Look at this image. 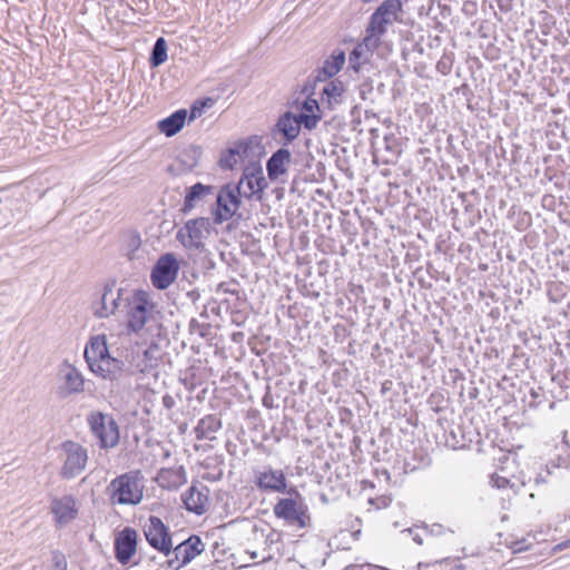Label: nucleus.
Wrapping results in <instances>:
<instances>
[{
    "label": "nucleus",
    "mask_w": 570,
    "mask_h": 570,
    "mask_svg": "<svg viewBox=\"0 0 570 570\" xmlns=\"http://www.w3.org/2000/svg\"><path fill=\"white\" fill-rule=\"evenodd\" d=\"M179 264L173 253L161 255L151 269V284L157 289L168 288L177 278Z\"/></svg>",
    "instance_id": "0eeeda50"
},
{
    "label": "nucleus",
    "mask_w": 570,
    "mask_h": 570,
    "mask_svg": "<svg viewBox=\"0 0 570 570\" xmlns=\"http://www.w3.org/2000/svg\"><path fill=\"white\" fill-rule=\"evenodd\" d=\"M224 198L227 200V203L232 206V208H235V212L240 206V197H243L242 191H238V187L225 185L219 190Z\"/></svg>",
    "instance_id": "473e14b6"
},
{
    "label": "nucleus",
    "mask_w": 570,
    "mask_h": 570,
    "mask_svg": "<svg viewBox=\"0 0 570 570\" xmlns=\"http://www.w3.org/2000/svg\"><path fill=\"white\" fill-rule=\"evenodd\" d=\"M50 513L57 527L62 528L69 524L78 517L77 499L72 494L63 497H53L50 500Z\"/></svg>",
    "instance_id": "9b49d317"
},
{
    "label": "nucleus",
    "mask_w": 570,
    "mask_h": 570,
    "mask_svg": "<svg viewBox=\"0 0 570 570\" xmlns=\"http://www.w3.org/2000/svg\"><path fill=\"white\" fill-rule=\"evenodd\" d=\"M213 189V186L204 185L202 183H196L193 186L186 188L181 212L184 214L189 213L199 204L200 200L204 199L205 196L209 195Z\"/></svg>",
    "instance_id": "bb28decb"
},
{
    "label": "nucleus",
    "mask_w": 570,
    "mask_h": 570,
    "mask_svg": "<svg viewBox=\"0 0 570 570\" xmlns=\"http://www.w3.org/2000/svg\"><path fill=\"white\" fill-rule=\"evenodd\" d=\"M160 312L151 301L148 292L136 289L127 303L126 330L128 334L149 332L153 325H158Z\"/></svg>",
    "instance_id": "f257e3e1"
},
{
    "label": "nucleus",
    "mask_w": 570,
    "mask_h": 570,
    "mask_svg": "<svg viewBox=\"0 0 570 570\" xmlns=\"http://www.w3.org/2000/svg\"><path fill=\"white\" fill-rule=\"evenodd\" d=\"M87 422L100 449H111L119 443V425L112 415L99 411L91 412L87 416Z\"/></svg>",
    "instance_id": "7ed1b4c3"
},
{
    "label": "nucleus",
    "mask_w": 570,
    "mask_h": 570,
    "mask_svg": "<svg viewBox=\"0 0 570 570\" xmlns=\"http://www.w3.org/2000/svg\"><path fill=\"white\" fill-rule=\"evenodd\" d=\"M217 210L214 213V222L216 224H222L225 220H228L234 216L235 208L227 203L220 191H218L216 197Z\"/></svg>",
    "instance_id": "2f4dec72"
},
{
    "label": "nucleus",
    "mask_w": 570,
    "mask_h": 570,
    "mask_svg": "<svg viewBox=\"0 0 570 570\" xmlns=\"http://www.w3.org/2000/svg\"><path fill=\"white\" fill-rule=\"evenodd\" d=\"M222 420L217 414H208L202 417L194 428L195 438L202 440H215V433L222 429Z\"/></svg>",
    "instance_id": "393cba45"
},
{
    "label": "nucleus",
    "mask_w": 570,
    "mask_h": 570,
    "mask_svg": "<svg viewBox=\"0 0 570 570\" xmlns=\"http://www.w3.org/2000/svg\"><path fill=\"white\" fill-rule=\"evenodd\" d=\"M138 533L131 527H125L115 538V557L120 564H127L137 551Z\"/></svg>",
    "instance_id": "ddd939ff"
},
{
    "label": "nucleus",
    "mask_w": 570,
    "mask_h": 570,
    "mask_svg": "<svg viewBox=\"0 0 570 570\" xmlns=\"http://www.w3.org/2000/svg\"><path fill=\"white\" fill-rule=\"evenodd\" d=\"M400 10L399 0H384L370 17L366 28L382 36L385 35L387 27L396 20Z\"/></svg>",
    "instance_id": "1a4fd4ad"
},
{
    "label": "nucleus",
    "mask_w": 570,
    "mask_h": 570,
    "mask_svg": "<svg viewBox=\"0 0 570 570\" xmlns=\"http://www.w3.org/2000/svg\"><path fill=\"white\" fill-rule=\"evenodd\" d=\"M202 155H203L202 147L196 146V145H190L180 151V154L178 156V160L180 161V164L184 166L185 169L191 170L198 165V163L202 158Z\"/></svg>",
    "instance_id": "c85d7f7f"
},
{
    "label": "nucleus",
    "mask_w": 570,
    "mask_h": 570,
    "mask_svg": "<svg viewBox=\"0 0 570 570\" xmlns=\"http://www.w3.org/2000/svg\"><path fill=\"white\" fill-rule=\"evenodd\" d=\"M62 383L57 389L60 399H67L85 390V380L81 373L71 364H63L60 368Z\"/></svg>",
    "instance_id": "4468645a"
},
{
    "label": "nucleus",
    "mask_w": 570,
    "mask_h": 570,
    "mask_svg": "<svg viewBox=\"0 0 570 570\" xmlns=\"http://www.w3.org/2000/svg\"><path fill=\"white\" fill-rule=\"evenodd\" d=\"M63 448L67 453V458L62 465L60 475L63 479L70 480L79 475L86 468L88 460L87 450L80 444L75 442H66Z\"/></svg>",
    "instance_id": "9d476101"
},
{
    "label": "nucleus",
    "mask_w": 570,
    "mask_h": 570,
    "mask_svg": "<svg viewBox=\"0 0 570 570\" xmlns=\"http://www.w3.org/2000/svg\"><path fill=\"white\" fill-rule=\"evenodd\" d=\"M51 557L52 570H67V559L60 550H53Z\"/></svg>",
    "instance_id": "4c0bfd02"
},
{
    "label": "nucleus",
    "mask_w": 570,
    "mask_h": 570,
    "mask_svg": "<svg viewBox=\"0 0 570 570\" xmlns=\"http://www.w3.org/2000/svg\"><path fill=\"white\" fill-rule=\"evenodd\" d=\"M429 464H430V460L429 459L423 461V465H429Z\"/></svg>",
    "instance_id": "4d7b16f0"
},
{
    "label": "nucleus",
    "mask_w": 570,
    "mask_h": 570,
    "mask_svg": "<svg viewBox=\"0 0 570 570\" xmlns=\"http://www.w3.org/2000/svg\"><path fill=\"white\" fill-rule=\"evenodd\" d=\"M381 37L382 35L376 33L375 31H372L371 29L366 28L365 37L357 45L362 46L365 51L373 56L374 50H376L381 43Z\"/></svg>",
    "instance_id": "72a5a7b5"
},
{
    "label": "nucleus",
    "mask_w": 570,
    "mask_h": 570,
    "mask_svg": "<svg viewBox=\"0 0 570 570\" xmlns=\"http://www.w3.org/2000/svg\"><path fill=\"white\" fill-rule=\"evenodd\" d=\"M145 478L140 470L128 471L112 479L107 487L111 504L138 505L144 498Z\"/></svg>",
    "instance_id": "f03ea898"
},
{
    "label": "nucleus",
    "mask_w": 570,
    "mask_h": 570,
    "mask_svg": "<svg viewBox=\"0 0 570 570\" xmlns=\"http://www.w3.org/2000/svg\"><path fill=\"white\" fill-rule=\"evenodd\" d=\"M238 151H235L233 147H228L220 154L219 167L225 170H232L240 161L237 157Z\"/></svg>",
    "instance_id": "f704fd0d"
},
{
    "label": "nucleus",
    "mask_w": 570,
    "mask_h": 570,
    "mask_svg": "<svg viewBox=\"0 0 570 570\" xmlns=\"http://www.w3.org/2000/svg\"><path fill=\"white\" fill-rule=\"evenodd\" d=\"M254 138L255 137L247 140H238L232 146L235 151H238L236 155L240 161L249 157Z\"/></svg>",
    "instance_id": "c9c22d12"
},
{
    "label": "nucleus",
    "mask_w": 570,
    "mask_h": 570,
    "mask_svg": "<svg viewBox=\"0 0 570 570\" xmlns=\"http://www.w3.org/2000/svg\"><path fill=\"white\" fill-rule=\"evenodd\" d=\"M344 91L345 89L342 81L337 79L328 81L322 90L323 104L326 102L330 108L342 104Z\"/></svg>",
    "instance_id": "cd10ccee"
},
{
    "label": "nucleus",
    "mask_w": 570,
    "mask_h": 570,
    "mask_svg": "<svg viewBox=\"0 0 570 570\" xmlns=\"http://www.w3.org/2000/svg\"><path fill=\"white\" fill-rule=\"evenodd\" d=\"M392 382L386 380L382 383L381 392L382 394H385L391 389Z\"/></svg>",
    "instance_id": "09e8293b"
},
{
    "label": "nucleus",
    "mask_w": 570,
    "mask_h": 570,
    "mask_svg": "<svg viewBox=\"0 0 570 570\" xmlns=\"http://www.w3.org/2000/svg\"><path fill=\"white\" fill-rule=\"evenodd\" d=\"M374 502H375V500H374V499H370V500H368V503H370V504H374Z\"/></svg>",
    "instance_id": "13d9d810"
},
{
    "label": "nucleus",
    "mask_w": 570,
    "mask_h": 570,
    "mask_svg": "<svg viewBox=\"0 0 570 570\" xmlns=\"http://www.w3.org/2000/svg\"><path fill=\"white\" fill-rule=\"evenodd\" d=\"M109 355L105 335H97L90 338L85 348V360L90 370L96 367L104 358Z\"/></svg>",
    "instance_id": "412c9836"
},
{
    "label": "nucleus",
    "mask_w": 570,
    "mask_h": 570,
    "mask_svg": "<svg viewBox=\"0 0 570 570\" xmlns=\"http://www.w3.org/2000/svg\"><path fill=\"white\" fill-rule=\"evenodd\" d=\"M163 405L164 407H166L167 410H171L174 406H175V400L174 397L170 395V394H165L163 396Z\"/></svg>",
    "instance_id": "a18cd8bd"
},
{
    "label": "nucleus",
    "mask_w": 570,
    "mask_h": 570,
    "mask_svg": "<svg viewBox=\"0 0 570 570\" xmlns=\"http://www.w3.org/2000/svg\"><path fill=\"white\" fill-rule=\"evenodd\" d=\"M301 122H303V127L307 130H312L316 128L318 121L322 119V111L320 104L316 99L307 97L302 106L301 114L297 115Z\"/></svg>",
    "instance_id": "b1692460"
},
{
    "label": "nucleus",
    "mask_w": 570,
    "mask_h": 570,
    "mask_svg": "<svg viewBox=\"0 0 570 570\" xmlns=\"http://www.w3.org/2000/svg\"><path fill=\"white\" fill-rule=\"evenodd\" d=\"M151 352V348H147L144 351L142 364H137V368L139 372L145 373L156 365V358L153 357Z\"/></svg>",
    "instance_id": "e433bc0d"
},
{
    "label": "nucleus",
    "mask_w": 570,
    "mask_h": 570,
    "mask_svg": "<svg viewBox=\"0 0 570 570\" xmlns=\"http://www.w3.org/2000/svg\"><path fill=\"white\" fill-rule=\"evenodd\" d=\"M302 126L303 122H301L297 115L292 111H285L278 117L272 128V135L274 138L279 137V142L287 146L297 138Z\"/></svg>",
    "instance_id": "f8f14e48"
},
{
    "label": "nucleus",
    "mask_w": 570,
    "mask_h": 570,
    "mask_svg": "<svg viewBox=\"0 0 570 570\" xmlns=\"http://www.w3.org/2000/svg\"><path fill=\"white\" fill-rule=\"evenodd\" d=\"M438 70L443 75H446L451 70V60L446 61L444 58L438 62Z\"/></svg>",
    "instance_id": "c03bdc74"
},
{
    "label": "nucleus",
    "mask_w": 570,
    "mask_h": 570,
    "mask_svg": "<svg viewBox=\"0 0 570 570\" xmlns=\"http://www.w3.org/2000/svg\"><path fill=\"white\" fill-rule=\"evenodd\" d=\"M91 371L102 379L111 382L121 380L128 372L125 362L110 356V354Z\"/></svg>",
    "instance_id": "f3484780"
},
{
    "label": "nucleus",
    "mask_w": 570,
    "mask_h": 570,
    "mask_svg": "<svg viewBox=\"0 0 570 570\" xmlns=\"http://www.w3.org/2000/svg\"><path fill=\"white\" fill-rule=\"evenodd\" d=\"M207 101H210V99L197 100L193 104L189 111V121H193L194 119L202 116L203 109L207 105Z\"/></svg>",
    "instance_id": "ea45409f"
},
{
    "label": "nucleus",
    "mask_w": 570,
    "mask_h": 570,
    "mask_svg": "<svg viewBox=\"0 0 570 570\" xmlns=\"http://www.w3.org/2000/svg\"><path fill=\"white\" fill-rule=\"evenodd\" d=\"M181 501L187 511L202 515L209 505V489L203 483L193 484L181 494Z\"/></svg>",
    "instance_id": "2eb2a0df"
},
{
    "label": "nucleus",
    "mask_w": 570,
    "mask_h": 570,
    "mask_svg": "<svg viewBox=\"0 0 570 570\" xmlns=\"http://www.w3.org/2000/svg\"><path fill=\"white\" fill-rule=\"evenodd\" d=\"M181 381H183V383L185 384V386H186L188 390H193V389H194V385H193V384H190V386H188V385H187V379H184V380H181Z\"/></svg>",
    "instance_id": "5fc2aeb1"
},
{
    "label": "nucleus",
    "mask_w": 570,
    "mask_h": 570,
    "mask_svg": "<svg viewBox=\"0 0 570 570\" xmlns=\"http://www.w3.org/2000/svg\"><path fill=\"white\" fill-rule=\"evenodd\" d=\"M198 326H199V323H198L195 318H193V320L190 321V323H189V327H190V330H195V328H196V327H198Z\"/></svg>",
    "instance_id": "603ef678"
},
{
    "label": "nucleus",
    "mask_w": 570,
    "mask_h": 570,
    "mask_svg": "<svg viewBox=\"0 0 570 570\" xmlns=\"http://www.w3.org/2000/svg\"><path fill=\"white\" fill-rule=\"evenodd\" d=\"M148 521L144 529L147 542L155 550L169 556L173 551V540L168 527L156 515H150Z\"/></svg>",
    "instance_id": "6e6552de"
},
{
    "label": "nucleus",
    "mask_w": 570,
    "mask_h": 570,
    "mask_svg": "<svg viewBox=\"0 0 570 570\" xmlns=\"http://www.w3.org/2000/svg\"><path fill=\"white\" fill-rule=\"evenodd\" d=\"M295 495L291 498H283L274 505V514L278 519H283L288 523H297L299 527H305L303 513L299 512Z\"/></svg>",
    "instance_id": "dca6fc26"
},
{
    "label": "nucleus",
    "mask_w": 570,
    "mask_h": 570,
    "mask_svg": "<svg viewBox=\"0 0 570 570\" xmlns=\"http://www.w3.org/2000/svg\"><path fill=\"white\" fill-rule=\"evenodd\" d=\"M345 62V52L342 49H335L328 58H326L317 69L316 79L326 81L338 73Z\"/></svg>",
    "instance_id": "5701e85b"
},
{
    "label": "nucleus",
    "mask_w": 570,
    "mask_h": 570,
    "mask_svg": "<svg viewBox=\"0 0 570 570\" xmlns=\"http://www.w3.org/2000/svg\"><path fill=\"white\" fill-rule=\"evenodd\" d=\"M187 116L188 112L186 109H178L174 111L170 116L161 119L158 122V129L167 137H173L183 129Z\"/></svg>",
    "instance_id": "a878e982"
},
{
    "label": "nucleus",
    "mask_w": 570,
    "mask_h": 570,
    "mask_svg": "<svg viewBox=\"0 0 570 570\" xmlns=\"http://www.w3.org/2000/svg\"><path fill=\"white\" fill-rule=\"evenodd\" d=\"M291 151L287 148H278L266 161V170L271 180H277L287 173L291 163Z\"/></svg>",
    "instance_id": "aec40b11"
},
{
    "label": "nucleus",
    "mask_w": 570,
    "mask_h": 570,
    "mask_svg": "<svg viewBox=\"0 0 570 570\" xmlns=\"http://www.w3.org/2000/svg\"><path fill=\"white\" fill-rule=\"evenodd\" d=\"M531 396H532V399H533V400H532V401H530L529 405H530V406H535V405H537L535 400H537L540 395H539V393H538V392H535V391H533V390H532V391H531Z\"/></svg>",
    "instance_id": "3c124183"
},
{
    "label": "nucleus",
    "mask_w": 570,
    "mask_h": 570,
    "mask_svg": "<svg viewBox=\"0 0 570 570\" xmlns=\"http://www.w3.org/2000/svg\"><path fill=\"white\" fill-rule=\"evenodd\" d=\"M491 483L493 487L498 488V489H505L510 485V480H508L507 478L504 476H501V475H498V474H493L491 476Z\"/></svg>",
    "instance_id": "a19ab883"
},
{
    "label": "nucleus",
    "mask_w": 570,
    "mask_h": 570,
    "mask_svg": "<svg viewBox=\"0 0 570 570\" xmlns=\"http://www.w3.org/2000/svg\"><path fill=\"white\" fill-rule=\"evenodd\" d=\"M121 297V289H116L115 283H108L104 286V292L100 297V307L96 308L95 316L98 318H106L117 311L119 299Z\"/></svg>",
    "instance_id": "a211bd4d"
},
{
    "label": "nucleus",
    "mask_w": 570,
    "mask_h": 570,
    "mask_svg": "<svg viewBox=\"0 0 570 570\" xmlns=\"http://www.w3.org/2000/svg\"><path fill=\"white\" fill-rule=\"evenodd\" d=\"M365 570H382V569L377 568V567H372L371 564H366Z\"/></svg>",
    "instance_id": "864d4df0"
},
{
    "label": "nucleus",
    "mask_w": 570,
    "mask_h": 570,
    "mask_svg": "<svg viewBox=\"0 0 570 570\" xmlns=\"http://www.w3.org/2000/svg\"><path fill=\"white\" fill-rule=\"evenodd\" d=\"M204 550L205 543L197 534H190L186 540L173 548V551H177V556L181 558L179 566H187L196 557L200 556Z\"/></svg>",
    "instance_id": "6ab92c4d"
},
{
    "label": "nucleus",
    "mask_w": 570,
    "mask_h": 570,
    "mask_svg": "<svg viewBox=\"0 0 570 570\" xmlns=\"http://www.w3.org/2000/svg\"><path fill=\"white\" fill-rule=\"evenodd\" d=\"M324 124H325V126H333V127L338 126L340 127L342 125V121L337 116H334V117H332L331 120H326Z\"/></svg>",
    "instance_id": "de8ad7c7"
},
{
    "label": "nucleus",
    "mask_w": 570,
    "mask_h": 570,
    "mask_svg": "<svg viewBox=\"0 0 570 570\" xmlns=\"http://www.w3.org/2000/svg\"><path fill=\"white\" fill-rule=\"evenodd\" d=\"M167 58H168L167 42H166L165 38L159 37L156 39V41L151 48V51L149 55V66L151 68H157V67L161 66L163 63H165Z\"/></svg>",
    "instance_id": "c756f323"
},
{
    "label": "nucleus",
    "mask_w": 570,
    "mask_h": 570,
    "mask_svg": "<svg viewBox=\"0 0 570 570\" xmlns=\"http://www.w3.org/2000/svg\"><path fill=\"white\" fill-rule=\"evenodd\" d=\"M422 531L425 534L430 533L432 535H443L445 533H453L454 532L451 529L445 528L444 525H442L440 523H433L431 525H424V527H422Z\"/></svg>",
    "instance_id": "58836bf2"
},
{
    "label": "nucleus",
    "mask_w": 570,
    "mask_h": 570,
    "mask_svg": "<svg viewBox=\"0 0 570 570\" xmlns=\"http://www.w3.org/2000/svg\"><path fill=\"white\" fill-rule=\"evenodd\" d=\"M568 101H569V106H570V91H569V95H568Z\"/></svg>",
    "instance_id": "bf43d9fd"
},
{
    "label": "nucleus",
    "mask_w": 570,
    "mask_h": 570,
    "mask_svg": "<svg viewBox=\"0 0 570 570\" xmlns=\"http://www.w3.org/2000/svg\"><path fill=\"white\" fill-rule=\"evenodd\" d=\"M254 483L261 492L287 493L289 495L301 497L295 487L287 489L285 473L281 469H273L271 465L254 472Z\"/></svg>",
    "instance_id": "20e7f679"
},
{
    "label": "nucleus",
    "mask_w": 570,
    "mask_h": 570,
    "mask_svg": "<svg viewBox=\"0 0 570 570\" xmlns=\"http://www.w3.org/2000/svg\"><path fill=\"white\" fill-rule=\"evenodd\" d=\"M210 222L209 218L198 217L189 219L177 232L176 238L181 243L185 248L200 249L204 247V238L209 233Z\"/></svg>",
    "instance_id": "423d86ee"
},
{
    "label": "nucleus",
    "mask_w": 570,
    "mask_h": 570,
    "mask_svg": "<svg viewBox=\"0 0 570 570\" xmlns=\"http://www.w3.org/2000/svg\"><path fill=\"white\" fill-rule=\"evenodd\" d=\"M372 55L363 49L362 46L356 45L348 56V66L355 72H358L363 65L367 63Z\"/></svg>",
    "instance_id": "7c9ffc66"
},
{
    "label": "nucleus",
    "mask_w": 570,
    "mask_h": 570,
    "mask_svg": "<svg viewBox=\"0 0 570 570\" xmlns=\"http://www.w3.org/2000/svg\"><path fill=\"white\" fill-rule=\"evenodd\" d=\"M263 405L267 409L275 407L273 396L267 392L263 397Z\"/></svg>",
    "instance_id": "49530a36"
},
{
    "label": "nucleus",
    "mask_w": 570,
    "mask_h": 570,
    "mask_svg": "<svg viewBox=\"0 0 570 570\" xmlns=\"http://www.w3.org/2000/svg\"><path fill=\"white\" fill-rule=\"evenodd\" d=\"M419 530H422L420 527H414L411 529H407L409 533L412 535V539L414 542H416L419 546L423 544V535L419 532Z\"/></svg>",
    "instance_id": "79ce46f5"
},
{
    "label": "nucleus",
    "mask_w": 570,
    "mask_h": 570,
    "mask_svg": "<svg viewBox=\"0 0 570 570\" xmlns=\"http://www.w3.org/2000/svg\"><path fill=\"white\" fill-rule=\"evenodd\" d=\"M237 187L244 198L262 202L268 187L262 166L258 163L246 166Z\"/></svg>",
    "instance_id": "39448f33"
},
{
    "label": "nucleus",
    "mask_w": 570,
    "mask_h": 570,
    "mask_svg": "<svg viewBox=\"0 0 570 570\" xmlns=\"http://www.w3.org/2000/svg\"><path fill=\"white\" fill-rule=\"evenodd\" d=\"M366 564H350L344 570H365Z\"/></svg>",
    "instance_id": "8fccbe9b"
},
{
    "label": "nucleus",
    "mask_w": 570,
    "mask_h": 570,
    "mask_svg": "<svg viewBox=\"0 0 570 570\" xmlns=\"http://www.w3.org/2000/svg\"><path fill=\"white\" fill-rule=\"evenodd\" d=\"M171 553H174V558L167 560V567L175 570L183 568L184 566H179L181 558L177 556V551H171Z\"/></svg>",
    "instance_id": "37998d69"
},
{
    "label": "nucleus",
    "mask_w": 570,
    "mask_h": 570,
    "mask_svg": "<svg viewBox=\"0 0 570 570\" xmlns=\"http://www.w3.org/2000/svg\"><path fill=\"white\" fill-rule=\"evenodd\" d=\"M158 485L166 490H177L187 482L184 466L164 468L159 470L156 476Z\"/></svg>",
    "instance_id": "4be33fe9"
},
{
    "label": "nucleus",
    "mask_w": 570,
    "mask_h": 570,
    "mask_svg": "<svg viewBox=\"0 0 570 570\" xmlns=\"http://www.w3.org/2000/svg\"><path fill=\"white\" fill-rule=\"evenodd\" d=\"M539 482H544V479L541 475L535 478V483H539Z\"/></svg>",
    "instance_id": "6e6d98bb"
}]
</instances>
